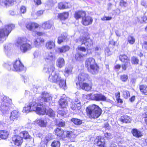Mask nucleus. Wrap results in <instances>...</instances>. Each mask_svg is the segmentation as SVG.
Here are the masks:
<instances>
[{
    "instance_id": "1",
    "label": "nucleus",
    "mask_w": 147,
    "mask_h": 147,
    "mask_svg": "<svg viewBox=\"0 0 147 147\" xmlns=\"http://www.w3.org/2000/svg\"><path fill=\"white\" fill-rule=\"evenodd\" d=\"M54 69V65H52L50 68H48V71L50 73L51 72L49 76V80L58 84L61 88L65 89L66 86L65 81L61 78L59 74L55 71Z\"/></svg>"
},
{
    "instance_id": "2",
    "label": "nucleus",
    "mask_w": 147,
    "mask_h": 147,
    "mask_svg": "<svg viewBox=\"0 0 147 147\" xmlns=\"http://www.w3.org/2000/svg\"><path fill=\"white\" fill-rule=\"evenodd\" d=\"M86 111L89 117L93 119L98 118L102 113V110L99 107L94 104L89 106L86 109Z\"/></svg>"
},
{
    "instance_id": "3",
    "label": "nucleus",
    "mask_w": 147,
    "mask_h": 147,
    "mask_svg": "<svg viewBox=\"0 0 147 147\" xmlns=\"http://www.w3.org/2000/svg\"><path fill=\"white\" fill-rule=\"evenodd\" d=\"M15 25L11 24H7L0 29V42L5 40L12 30L14 28Z\"/></svg>"
},
{
    "instance_id": "4",
    "label": "nucleus",
    "mask_w": 147,
    "mask_h": 147,
    "mask_svg": "<svg viewBox=\"0 0 147 147\" xmlns=\"http://www.w3.org/2000/svg\"><path fill=\"white\" fill-rule=\"evenodd\" d=\"M12 105L11 100L6 96H4L2 99L0 110L3 114L7 113Z\"/></svg>"
},
{
    "instance_id": "5",
    "label": "nucleus",
    "mask_w": 147,
    "mask_h": 147,
    "mask_svg": "<svg viewBox=\"0 0 147 147\" xmlns=\"http://www.w3.org/2000/svg\"><path fill=\"white\" fill-rule=\"evenodd\" d=\"M85 66L89 71L92 74H95L98 72V67L95 59L92 58H89L86 60Z\"/></svg>"
},
{
    "instance_id": "6",
    "label": "nucleus",
    "mask_w": 147,
    "mask_h": 147,
    "mask_svg": "<svg viewBox=\"0 0 147 147\" xmlns=\"http://www.w3.org/2000/svg\"><path fill=\"white\" fill-rule=\"evenodd\" d=\"M26 41L25 38H20L16 40L15 43L16 46L20 47V51L23 53H25L32 48V46L26 43Z\"/></svg>"
},
{
    "instance_id": "7",
    "label": "nucleus",
    "mask_w": 147,
    "mask_h": 147,
    "mask_svg": "<svg viewBox=\"0 0 147 147\" xmlns=\"http://www.w3.org/2000/svg\"><path fill=\"white\" fill-rule=\"evenodd\" d=\"M7 67L9 70H12L18 72L22 71L24 69L23 65L20 60H17L12 63L9 64Z\"/></svg>"
},
{
    "instance_id": "8",
    "label": "nucleus",
    "mask_w": 147,
    "mask_h": 147,
    "mask_svg": "<svg viewBox=\"0 0 147 147\" xmlns=\"http://www.w3.org/2000/svg\"><path fill=\"white\" fill-rule=\"evenodd\" d=\"M87 98L91 100L96 101H106V97L101 93L89 94L86 95Z\"/></svg>"
},
{
    "instance_id": "9",
    "label": "nucleus",
    "mask_w": 147,
    "mask_h": 147,
    "mask_svg": "<svg viewBox=\"0 0 147 147\" xmlns=\"http://www.w3.org/2000/svg\"><path fill=\"white\" fill-rule=\"evenodd\" d=\"M77 42L82 45H84L86 47L87 49L93 45L92 40L89 37L81 36L77 40Z\"/></svg>"
},
{
    "instance_id": "10",
    "label": "nucleus",
    "mask_w": 147,
    "mask_h": 147,
    "mask_svg": "<svg viewBox=\"0 0 147 147\" xmlns=\"http://www.w3.org/2000/svg\"><path fill=\"white\" fill-rule=\"evenodd\" d=\"M51 95L49 93L46 92H42L41 96L39 97L38 100H39V102H50L52 100Z\"/></svg>"
},
{
    "instance_id": "11",
    "label": "nucleus",
    "mask_w": 147,
    "mask_h": 147,
    "mask_svg": "<svg viewBox=\"0 0 147 147\" xmlns=\"http://www.w3.org/2000/svg\"><path fill=\"white\" fill-rule=\"evenodd\" d=\"M44 58L46 62L51 63L52 65H54L53 63L55 60V57L53 53L50 52L46 53Z\"/></svg>"
},
{
    "instance_id": "12",
    "label": "nucleus",
    "mask_w": 147,
    "mask_h": 147,
    "mask_svg": "<svg viewBox=\"0 0 147 147\" xmlns=\"http://www.w3.org/2000/svg\"><path fill=\"white\" fill-rule=\"evenodd\" d=\"M36 98L34 97L32 100L28 104L32 111H36L38 107V105L40 104L39 100H36Z\"/></svg>"
},
{
    "instance_id": "13",
    "label": "nucleus",
    "mask_w": 147,
    "mask_h": 147,
    "mask_svg": "<svg viewBox=\"0 0 147 147\" xmlns=\"http://www.w3.org/2000/svg\"><path fill=\"white\" fill-rule=\"evenodd\" d=\"M43 102H40L39 105H38V107L36 111L38 114L40 115H44L46 113V108L45 106H43Z\"/></svg>"
},
{
    "instance_id": "14",
    "label": "nucleus",
    "mask_w": 147,
    "mask_h": 147,
    "mask_svg": "<svg viewBox=\"0 0 147 147\" xmlns=\"http://www.w3.org/2000/svg\"><path fill=\"white\" fill-rule=\"evenodd\" d=\"M93 20V19L91 17L85 16L82 18V22L83 25L88 26L92 24Z\"/></svg>"
},
{
    "instance_id": "15",
    "label": "nucleus",
    "mask_w": 147,
    "mask_h": 147,
    "mask_svg": "<svg viewBox=\"0 0 147 147\" xmlns=\"http://www.w3.org/2000/svg\"><path fill=\"white\" fill-rule=\"evenodd\" d=\"M12 141L17 146L21 145L23 142L22 138L20 136L15 135L12 138Z\"/></svg>"
},
{
    "instance_id": "16",
    "label": "nucleus",
    "mask_w": 147,
    "mask_h": 147,
    "mask_svg": "<svg viewBox=\"0 0 147 147\" xmlns=\"http://www.w3.org/2000/svg\"><path fill=\"white\" fill-rule=\"evenodd\" d=\"M59 105L62 108H66L68 106V101L65 95H63L59 101Z\"/></svg>"
},
{
    "instance_id": "17",
    "label": "nucleus",
    "mask_w": 147,
    "mask_h": 147,
    "mask_svg": "<svg viewBox=\"0 0 147 147\" xmlns=\"http://www.w3.org/2000/svg\"><path fill=\"white\" fill-rule=\"evenodd\" d=\"M79 84L80 87L82 89L86 91H89L90 90L92 86V84L91 83L88 84L86 83H81L78 84L76 83L77 86Z\"/></svg>"
},
{
    "instance_id": "18",
    "label": "nucleus",
    "mask_w": 147,
    "mask_h": 147,
    "mask_svg": "<svg viewBox=\"0 0 147 147\" xmlns=\"http://www.w3.org/2000/svg\"><path fill=\"white\" fill-rule=\"evenodd\" d=\"M88 74L84 73H82L80 74L78 76V80L79 81L78 84L80 82L83 83L84 81H86L88 80Z\"/></svg>"
},
{
    "instance_id": "19",
    "label": "nucleus",
    "mask_w": 147,
    "mask_h": 147,
    "mask_svg": "<svg viewBox=\"0 0 147 147\" xmlns=\"http://www.w3.org/2000/svg\"><path fill=\"white\" fill-rule=\"evenodd\" d=\"M20 117V115L18 111L16 110H14L11 113L10 119L11 120L14 121L15 120H18Z\"/></svg>"
},
{
    "instance_id": "20",
    "label": "nucleus",
    "mask_w": 147,
    "mask_h": 147,
    "mask_svg": "<svg viewBox=\"0 0 147 147\" xmlns=\"http://www.w3.org/2000/svg\"><path fill=\"white\" fill-rule=\"evenodd\" d=\"M36 123L41 127H45L47 125L46 120L44 118L36 119Z\"/></svg>"
},
{
    "instance_id": "21",
    "label": "nucleus",
    "mask_w": 147,
    "mask_h": 147,
    "mask_svg": "<svg viewBox=\"0 0 147 147\" xmlns=\"http://www.w3.org/2000/svg\"><path fill=\"white\" fill-rule=\"evenodd\" d=\"M39 25L35 23L30 22L26 24V28L29 30L34 31V29L38 27Z\"/></svg>"
},
{
    "instance_id": "22",
    "label": "nucleus",
    "mask_w": 147,
    "mask_h": 147,
    "mask_svg": "<svg viewBox=\"0 0 147 147\" xmlns=\"http://www.w3.org/2000/svg\"><path fill=\"white\" fill-rule=\"evenodd\" d=\"M53 25L52 21H48L44 22L42 25V28L45 30H48L50 29Z\"/></svg>"
},
{
    "instance_id": "23",
    "label": "nucleus",
    "mask_w": 147,
    "mask_h": 147,
    "mask_svg": "<svg viewBox=\"0 0 147 147\" xmlns=\"http://www.w3.org/2000/svg\"><path fill=\"white\" fill-rule=\"evenodd\" d=\"M56 65L60 68L63 67L65 65V61L64 59L61 57L58 58L56 61Z\"/></svg>"
},
{
    "instance_id": "24",
    "label": "nucleus",
    "mask_w": 147,
    "mask_h": 147,
    "mask_svg": "<svg viewBox=\"0 0 147 147\" xmlns=\"http://www.w3.org/2000/svg\"><path fill=\"white\" fill-rule=\"evenodd\" d=\"M131 132L134 136L136 138H140L143 136L142 132L137 129H134L131 131Z\"/></svg>"
},
{
    "instance_id": "25",
    "label": "nucleus",
    "mask_w": 147,
    "mask_h": 147,
    "mask_svg": "<svg viewBox=\"0 0 147 147\" xmlns=\"http://www.w3.org/2000/svg\"><path fill=\"white\" fill-rule=\"evenodd\" d=\"M70 49V47L68 46H63L61 47L58 48L56 50V51L57 52H59L61 53H65L66 51H68Z\"/></svg>"
},
{
    "instance_id": "26",
    "label": "nucleus",
    "mask_w": 147,
    "mask_h": 147,
    "mask_svg": "<svg viewBox=\"0 0 147 147\" xmlns=\"http://www.w3.org/2000/svg\"><path fill=\"white\" fill-rule=\"evenodd\" d=\"M131 120V118L127 115L122 116L120 119V120L121 122L126 123H130Z\"/></svg>"
},
{
    "instance_id": "27",
    "label": "nucleus",
    "mask_w": 147,
    "mask_h": 147,
    "mask_svg": "<svg viewBox=\"0 0 147 147\" xmlns=\"http://www.w3.org/2000/svg\"><path fill=\"white\" fill-rule=\"evenodd\" d=\"M86 15V13L85 11H79L75 13L74 17L76 19L80 18L81 17L82 18Z\"/></svg>"
},
{
    "instance_id": "28",
    "label": "nucleus",
    "mask_w": 147,
    "mask_h": 147,
    "mask_svg": "<svg viewBox=\"0 0 147 147\" xmlns=\"http://www.w3.org/2000/svg\"><path fill=\"white\" fill-rule=\"evenodd\" d=\"M55 42L53 41H49L46 44V48L49 49H53L55 47Z\"/></svg>"
},
{
    "instance_id": "29",
    "label": "nucleus",
    "mask_w": 147,
    "mask_h": 147,
    "mask_svg": "<svg viewBox=\"0 0 147 147\" xmlns=\"http://www.w3.org/2000/svg\"><path fill=\"white\" fill-rule=\"evenodd\" d=\"M119 59L121 61L127 63V65L130 64L129 60L125 55H120L119 56Z\"/></svg>"
},
{
    "instance_id": "30",
    "label": "nucleus",
    "mask_w": 147,
    "mask_h": 147,
    "mask_svg": "<svg viewBox=\"0 0 147 147\" xmlns=\"http://www.w3.org/2000/svg\"><path fill=\"white\" fill-rule=\"evenodd\" d=\"M69 16V13L67 12H64L63 13L58 14V18L61 20H64L66 19Z\"/></svg>"
},
{
    "instance_id": "31",
    "label": "nucleus",
    "mask_w": 147,
    "mask_h": 147,
    "mask_svg": "<svg viewBox=\"0 0 147 147\" xmlns=\"http://www.w3.org/2000/svg\"><path fill=\"white\" fill-rule=\"evenodd\" d=\"M52 137L51 134H48L46 136L44 139L42 140L41 143L43 142L44 144H46L48 142L52 139Z\"/></svg>"
},
{
    "instance_id": "32",
    "label": "nucleus",
    "mask_w": 147,
    "mask_h": 147,
    "mask_svg": "<svg viewBox=\"0 0 147 147\" xmlns=\"http://www.w3.org/2000/svg\"><path fill=\"white\" fill-rule=\"evenodd\" d=\"M12 3V0H0V5L6 7L9 6Z\"/></svg>"
},
{
    "instance_id": "33",
    "label": "nucleus",
    "mask_w": 147,
    "mask_h": 147,
    "mask_svg": "<svg viewBox=\"0 0 147 147\" xmlns=\"http://www.w3.org/2000/svg\"><path fill=\"white\" fill-rule=\"evenodd\" d=\"M9 133L5 130L0 131V138L3 139H7L8 137Z\"/></svg>"
},
{
    "instance_id": "34",
    "label": "nucleus",
    "mask_w": 147,
    "mask_h": 147,
    "mask_svg": "<svg viewBox=\"0 0 147 147\" xmlns=\"http://www.w3.org/2000/svg\"><path fill=\"white\" fill-rule=\"evenodd\" d=\"M139 89L141 92L145 95H147V86L141 85L139 86Z\"/></svg>"
},
{
    "instance_id": "35",
    "label": "nucleus",
    "mask_w": 147,
    "mask_h": 147,
    "mask_svg": "<svg viewBox=\"0 0 147 147\" xmlns=\"http://www.w3.org/2000/svg\"><path fill=\"white\" fill-rule=\"evenodd\" d=\"M87 54V53L83 54L82 53L78 52L75 55L76 59L78 61L81 60V59L85 57Z\"/></svg>"
},
{
    "instance_id": "36",
    "label": "nucleus",
    "mask_w": 147,
    "mask_h": 147,
    "mask_svg": "<svg viewBox=\"0 0 147 147\" xmlns=\"http://www.w3.org/2000/svg\"><path fill=\"white\" fill-rule=\"evenodd\" d=\"M55 134L59 137H61L63 135L64 131L61 128H57L55 130Z\"/></svg>"
},
{
    "instance_id": "37",
    "label": "nucleus",
    "mask_w": 147,
    "mask_h": 147,
    "mask_svg": "<svg viewBox=\"0 0 147 147\" xmlns=\"http://www.w3.org/2000/svg\"><path fill=\"white\" fill-rule=\"evenodd\" d=\"M46 114L50 117L53 118L55 116V112L52 109L49 108L47 110Z\"/></svg>"
},
{
    "instance_id": "38",
    "label": "nucleus",
    "mask_w": 147,
    "mask_h": 147,
    "mask_svg": "<svg viewBox=\"0 0 147 147\" xmlns=\"http://www.w3.org/2000/svg\"><path fill=\"white\" fill-rule=\"evenodd\" d=\"M66 136L67 137L69 138H73L76 137V135L74 132L69 131L67 132Z\"/></svg>"
},
{
    "instance_id": "39",
    "label": "nucleus",
    "mask_w": 147,
    "mask_h": 147,
    "mask_svg": "<svg viewBox=\"0 0 147 147\" xmlns=\"http://www.w3.org/2000/svg\"><path fill=\"white\" fill-rule=\"evenodd\" d=\"M20 136L22 138H24L25 139L29 138L30 137V136L29 135L28 133L26 131H24L20 133Z\"/></svg>"
},
{
    "instance_id": "40",
    "label": "nucleus",
    "mask_w": 147,
    "mask_h": 147,
    "mask_svg": "<svg viewBox=\"0 0 147 147\" xmlns=\"http://www.w3.org/2000/svg\"><path fill=\"white\" fill-rule=\"evenodd\" d=\"M96 145L100 147H104L105 140L101 138L97 141Z\"/></svg>"
},
{
    "instance_id": "41",
    "label": "nucleus",
    "mask_w": 147,
    "mask_h": 147,
    "mask_svg": "<svg viewBox=\"0 0 147 147\" xmlns=\"http://www.w3.org/2000/svg\"><path fill=\"white\" fill-rule=\"evenodd\" d=\"M128 42L130 45H133L135 42V38L134 37L132 36H128L127 38Z\"/></svg>"
},
{
    "instance_id": "42",
    "label": "nucleus",
    "mask_w": 147,
    "mask_h": 147,
    "mask_svg": "<svg viewBox=\"0 0 147 147\" xmlns=\"http://www.w3.org/2000/svg\"><path fill=\"white\" fill-rule=\"evenodd\" d=\"M68 7L67 5V3H63L61 2L58 3V7L61 9H65L68 8Z\"/></svg>"
},
{
    "instance_id": "43",
    "label": "nucleus",
    "mask_w": 147,
    "mask_h": 147,
    "mask_svg": "<svg viewBox=\"0 0 147 147\" xmlns=\"http://www.w3.org/2000/svg\"><path fill=\"white\" fill-rule=\"evenodd\" d=\"M67 38V36L64 34H62L59 37L58 39L57 42L58 43L60 44L63 42Z\"/></svg>"
},
{
    "instance_id": "44",
    "label": "nucleus",
    "mask_w": 147,
    "mask_h": 147,
    "mask_svg": "<svg viewBox=\"0 0 147 147\" xmlns=\"http://www.w3.org/2000/svg\"><path fill=\"white\" fill-rule=\"evenodd\" d=\"M71 121L76 125H80L82 123V121L78 119L73 118L71 119Z\"/></svg>"
},
{
    "instance_id": "45",
    "label": "nucleus",
    "mask_w": 147,
    "mask_h": 147,
    "mask_svg": "<svg viewBox=\"0 0 147 147\" xmlns=\"http://www.w3.org/2000/svg\"><path fill=\"white\" fill-rule=\"evenodd\" d=\"M123 96L125 99H127L130 96V93L129 91L126 90H123L122 92Z\"/></svg>"
},
{
    "instance_id": "46",
    "label": "nucleus",
    "mask_w": 147,
    "mask_h": 147,
    "mask_svg": "<svg viewBox=\"0 0 147 147\" xmlns=\"http://www.w3.org/2000/svg\"><path fill=\"white\" fill-rule=\"evenodd\" d=\"M72 104H76V106H78L77 108L78 109H81V102L78 98H76L74 101L72 103Z\"/></svg>"
},
{
    "instance_id": "47",
    "label": "nucleus",
    "mask_w": 147,
    "mask_h": 147,
    "mask_svg": "<svg viewBox=\"0 0 147 147\" xmlns=\"http://www.w3.org/2000/svg\"><path fill=\"white\" fill-rule=\"evenodd\" d=\"M71 71L72 69L71 67H66L64 71L65 75L67 76L69 75L71 73Z\"/></svg>"
},
{
    "instance_id": "48",
    "label": "nucleus",
    "mask_w": 147,
    "mask_h": 147,
    "mask_svg": "<svg viewBox=\"0 0 147 147\" xmlns=\"http://www.w3.org/2000/svg\"><path fill=\"white\" fill-rule=\"evenodd\" d=\"M60 143L59 141L54 140L52 143L51 146L52 147H60Z\"/></svg>"
},
{
    "instance_id": "49",
    "label": "nucleus",
    "mask_w": 147,
    "mask_h": 147,
    "mask_svg": "<svg viewBox=\"0 0 147 147\" xmlns=\"http://www.w3.org/2000/svg\"><path fill=\"white\" fill-rule=\"evenodd\" d=\"M31 111H31L30 108L28 105L24 107L23 110V112L26 113H28V112Z\"/></svg>"
},
{
    "instance_id": "50",
    "label": "nucleus",
    "mask_w": 147,
    "mask_h": 147,
    "mask_svg": "<svg viewBox=\"0 0 147 147\" xmlns=\"http://www.w3.org/2000/svg\"><path fill=\"white\" fill-rule=\"evenodd\" d=\"M131 61L133 64H137L138 63L139 60L136 57H133L131 59Z\"/></svg>"
},
{
    "instance_id": "51",
    "label": "nucleus",
    "mask_w": 147,
    "mask_h": 147,
    "mask_svg": "<svg viewBox=\"0 0 147 147\" xmlns=\"http://www.w3.org/2000/svg\"><path fill=\"white\" fill-rule=\"evenodd\" d=\"M128 76L127 75L123 74L121 76V79L123 82H126L128 79Z\"/></svg>"
},
{
    "instance_id": "52",
    "label": "nucleus",
    "mask_w": 147,
    "mask_h": 147,
    "mask_svg": "<svg viewBox=\"0 0 147 147\" xmlns=\"http://www.w3.org/2000/svg\"><path fill=\"white\" fill-rule=\"evenodd\" d=\"M112 19V17L111 16H104L101 19L102 21H108L111 20Z\"/></svg>"
},
{
    "instance_id": "53",
    "label": "nucleus",
    "mask_w": 147,
    "mask_h": 147,
    "mask_svg": "<svg viewBox=\"0 0 147 147\" xmlns=\"http://www.w3.org/2000/svg\"><path fill=\"white\" fill-rule=\"evenodd\" d=\"M105 55L107 56H109L112 54V53L111 51H110L109 49L107 47L105 51Z\"/></svg>"
},
{
    "instance_id": "54",
    "label": "nucleus",
    "mask_w": 147,
    "mask_h": 147,
    "mask_svg": "<svg viewBox=\"0 0 147 147\" xmlns=\"http://www.w3.org/2000/svg\"><path fill=\"white\" fill-rule=\"evenodd\" d=\"M72 105L71 107V108L72 109V110L74 111H77L80 110V109H78V106H76V104H72Z\"/></svg>"
},
{
    "instance_id": "55",
    "label": "nucleus",
    "mask_w": 147,
    "mask_h": 147,
    "mask_svg": "<svg viewBox=\"0 0 147 147\" xmlns=\"http://www.w3.org/2000/svg\"><path fill=\"white\" fill-rule=\"evenodd\" d=\"M20 10L22 13H24L26 11V8L25 6H22L20 7Z\"/></svg>"
},
{
    "instance_id": "56",
    "label": "nucleus",
    "mask_w": 147,
    "mask_h": 147,
    "mask_svg": "<svg viewBox=\"0 0 147 147\" xmlns=\"http://www.w3.org/2000/svg\"><path fill=\"white\" fill-rule=\"evenodd\" d=\"M4 49L5 52L7 54H8V52H9L10 51V48L8 46H5L4 47Z\"/></svg>"
},
{
    "instance_id": "57",
    "label": "nucleus",
    "mask_w": 147,
    "mask_h": 147,
    "mask_svg": "<svg viewBox=\"0 0 147 147\" xmlns=\"http://www.w3.org/2000/svg\"><path fill=\"white\" fill-rule=\"evenodd\" d=\"M78 49L79 50L84 52V53H85L86 51V49L84 47L78 46Z\"/></svg>"
},
{
    "instance_id": "58",
    "label": "nucleus",
    "mask_w": 147,
    "mask_h": 147,
    "mask_svg": "<svg viewBox=\"0 0 147 147\" xmlns=\"http://www.w3.org/2000/svg\"><path fill=\"white\" fill-rule=\"evenodd\" d=\"M57 125L59 127H63L65 126V122L63 121H61L57 124Z\"/></svg>"
},
{
    "instance_id": "59",
    "label": "nucleus",
    "mask_w": 147,
    "mask_h": 147,
    "mask_svg": "<svg viewBox=\"0 0 147 147\" xmlns=\"http://www.w3.org/2000/svg\"><path fill=\"white\" fill-rule=\"evenodd\" d=\"M57 112L58 114L63 116H64V115L66 114V112L62 110H59Z\"/></svg>"
},
{
    "instance_id": "60",
    "label": "nucleus",
    "mask_w": 147,
    "mask_h": 147,
    "mask_svg": "<svg viewBox=\"0 0 147 147\" xmlns=\"http://www.w3.org/2000/svg\"><path fill=\"white\" fill-rule=\"evenodd\" d=\"M120 5L122 7H126L127 6V3L123 1H121L119 3Z\"/></svg>"
},
{
    "instance_id": "61",
    "label": "nucleus",
    "mask_w": 147,
    "mask_h": 147,
    "mask_svg": "<svg viewBox=\"0 0 147 147\" xmlns=\"http://www.w3.org/2000/svg\"><path fill=\"white\" fill-rule=\"evenodd\" d=\"M130 65H127V63H125L123 64L122 65V68L123 70H125L126 69L127 66Z\"/></svg>"
},
{
    "instance_id": "62",
    "label": "nucleus",
    "mask_w": 147,
    "mask_h": 147,
    "mask_svg": "<svg viewBox=\"0 0 147 147\" xmlns=\"http://www.w3.org/2000/svg\"><path fill=\"white\" fill-rule=\"evenodd\" d=\"M43 13V11L40 10L38 11L36 13V16H38L42 15Z\"/></svg>"
},
{
    "instance_id": "63",
    "label": "nucleus",
    "mask_w": 147,
    "mask_h": 147,
    "mask_svg": "<svg viewBox=\"0 0 147 147\" xmlns=\"http://www.w3.org/2000/svg\"><path fill=\"white\" fill-rule=\"evenodd\" d=\"M34 44L36 47L40 45L38 39H37L35 40L34 41Z\"/></svg>"
},
{
    "instance_id": "64",
    "label": "nucleus",
    "mask_w": 147,
    "mask_h": 147,
    "mask_svg": "<svg viewBox=\"0 0 147 147\" xmlns=\"http://www.w3.org/2000/svg\"><path fill=\"white\" fill-rule=\"evenodd\" d=\"M35 4L37 5H39L41 3V0H34Z\"/></svg>"
}]
</instances>
